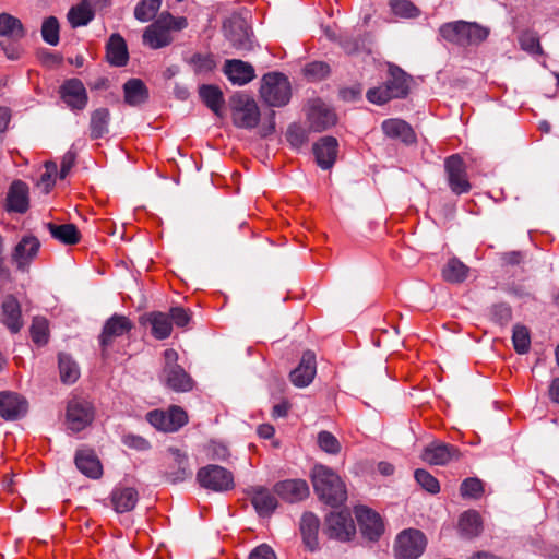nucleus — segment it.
<instances>
[{"mask_svg": "<svg viewBox=\"0 0 559 559\" xmlns=\"http://www.w3.org/2000/svg\"><path fill=\"white\" fill-rule=\"evenodd\" d=\"M47 229L51 237L63 245L73 246L80 242L81 233L74 224L47 223Z\"/></svg>", "mask_w": 559, "mask_h": 559, "instance_id": "nucleus-34", "label": "nucleus"}, {"mask_svg": "<svg viewBox=\"0 0 559 559\" xmlns=\"http://www.w3.org/2000/svg\"><path fill=\"white\" fill-rule=\"evenodd\" d=\"M124 102L129 106H139L148 98V90L140 79H130L123 84Z\"/></svg>", "mask_w": 559, "mask_h": 559, "instance_id": "nucleus-36", "label": "nucleus"}, {"mask_svg": "<svg viewBox=\"0 0 559 559\" xmlns=\"http://www.w3.org/2000/svg\"><path fill=\"white\" fill-rule=\"evenodd\" d=\"M122 443L136 451H146L150 449V442L141 436L127 433L122 437Z\"/></svg>", "mask_w": 559, "mask_h": 559, "instance_id": "nucleus-59", "label": "nucleus"}, {"mask_svg": "<svg viewBox=\"0 0 559 559\" xmlns=\"http://www.w3.org/2000/svg\"><path fill=\"white\" fill-rule=\"evenodd\" d=\"M427 545L426 536L416 528H408L397 535L394 552L396 559H417Z\"/></svg>", "mask_w": 559, "mask_h": 559, "instance_id": "nucleus-12", "label": "nucleus"}, {"mask_svg": "<svg viewBox=\"0 0 559 559\" xmlns=\"http://www.w3.org/2000/svg\"><path fill=\"white\" fill-rule=\"evenodd\" d=\"M59 371L63 383H74L80 376L76 364L67 355H59Z\"/></svg>", "mask_w": 559, "mask_h": 559, "instance_id": "nucleus-48", "label": "nucleus"}, {"mask_svg": "<svg viewBox=\"0 0 559 559\" xmlns=\"http://www.w3.org/2000/svg\"><path fill=\"white\" fill-rule=\"evenodd\" d=\"M146 419L157 430L175 432L188 423L189 417L183 408L178 405H171L167 411L153 409L148 412Z\"/></svg>", "mask_w": 559, "mask_h": 559, "instance_id": "nucleus-11", "label": "nucleus"}, {"mask_svg": "<svg viewBox=\"0 0 559 559\" xmlns=\"http://www.w3.org/2000/svg\"><path fill=\"white\" fill-rule=\"evenodd\" d=\"M459 530L467 538H474L483 532V520L475 510H468L461 514L459 519Z\"/></svg>", "mask_w": 559, "mask_h": 559, "instance_id": "nucleus-37", "label": "nucleus"}, {"mask_svg": "<svg viewBox=\"0 0 559 559\" xmlns=\"http://www.w3.org/2000/svg\"><path fill=\"white\" fill-rule=\"evenodd\" d=\"M250 500L257 512L267 516L277 508L276 497L266 488L254 487L250 491Z\"/></svg>", "mask_w": 559, "mask_h": 559, "instance_id": "nucleus-31", "label": "nucleus"}, {"mask_svg": "<svg viewBox=\"0 0 559 559\" xmlns=\"http://www.w3.org/2000/svg\"><path fill=\"white\" fill-rule=\"evenodd\" d=\"M1 321L12 332L17 333L22 325L21 305L16 297L8 295L1 305Z\"/></svg>", "mask_w": 559, "mask_h": 559, "instance_id": "nucleus-28", "label": "nucleus"}, {"mask_svg": "<svg viewBox=\"0 0 559 559\" xmlns=\"http://www.w3.org/2000/svg\"><path fill=\"white\" fill-rule=\"evenodd\" d=\"M311 481L318 498L331 507L342 506L347 500V490L342 478L330 467L316 465Z\"/></svg>", "mask_w": 559, "mask_h": 559, "instance_id": "nucleus-1", "label": "nucleus"}, {"mask_svg": "<svg viewBox=\"0 0 559 559\" xmlns=\"http://www.w3.org/2000/svg\"><path fill=\"white\" fill-rule=\"evenodd\" d=\"M40 241L33 235L23 236L11 253L12 263L21 272H28L32 262L36 259Z\"/></svg>", "mask_w": 559, "mask_h": 559, "instance_id": "nucleus-15", "label": "nucleus"}, {"mask_svg": "<svg viewBox=\"0 0 559 559\" xmlns=\"http://www.w3.org/2000/svg\"><path fill=\"white\" fill-rule=\"evenodd\" d=\"M59 22L57 17L49 16L44 20L41 25V36L43 39L52 46H56L59 43Z\"/></svg>", "mask_w": 559, "mask_h": 559, "instance_id": "nucleus-52", "label": "nucleus"}, {"mask_svg": "<svg viewBox=\"0 0 559 559\" xmlns=\"http://www.w3.org/2000/svg\"><path fill=\"white\" fill-rule=\"evenodd\" d=\"M462 456L457 447L440 441L429 443L423 451L421 459L430 465H447Z\"/></svg>", "mask_w": 559, "mask_h": 559, "instance_id": "nucleus-17", "label": "nucleus"}, {"mask_svg": "<svg viewBox=\"0 0 559 559\" xmlns=\"http://www.w3.org/2000/svg\"><path fill=\"white\" fill-rule=\"evenodd\" d=\"M260 95L261 98L272 107L285 106L292 96L288 78L278 72L264 74L260 87Z\"/></svg>", "mask_w": 559, "mask_h": 559, "instance_id": "nucleus-6", "label": "nucleus"}, {"mask_svg": "<svg viewBox=\"0 0 559 559\" xmlns=\"http://www.w3.org/2000/svg\"><path fill=\"white\" fill-rule=\"evenodd\" d=\"M165 365L162 371V381L175 392H189L194 386V381L186 370L177 364L178 353L168 348L164 352Z\"/></svg>", "mask_w": 559, "mask_h": 559, "instance_id": "nucleus-5", "label": "nucleus"}, {"mask_svg": "<svg viewBox=\"0 0 559 559\" xmlns=\"http://www.w3.org/2000/svg\"><path fill=\"white\" fill-rule=\"evenodd\" d=\"M338 143L333 136H323L313 145L317 164L322 169H330L337 157Z\"/></svg>", "mask_w": 559, "mask_h": 559, "instance_id": "nucleus-26", "label": "nucleus"}, {"mask_svg": "<svg viewBox=\"0 0 559 559\" xmlns=\"http://www.w3.org/2000/svg\"><path fill=\"white\" fill-rule=\"evenodd\" d=\"M518 41L522 50L532 56H542L544 50L540 45L539 36L531 29L522 31L518 36Z\"/></svg>", "mask_w": 559, "mask_h": 559, "instance_id": "nucleus-43", "label": "nucleus"}, {"mask_svg": "<svg viewBox=\"0 0 559 559\" xmlns=\"http://www.w3.org/2000/svg\"><path fill=\"white\" fill-rule=\"evenodd\" d=\"M319 527H320V520L316 514H313L311 512H307L302 515L301 521H300V533H301L305 546L310 551H313L318 548Z\"/></svg>", "mask_w": 559, "mask_h": 559, "instance_id": "nucleus-33", "label": "nucleus"}, {"mask_svg": "<svg viewBox=\"0 0 559 559\" xmlns=\"http://www.w3.org/2000/svg\"><path fill=\"white\" fill-rule=\"evenodd\" d=\"M163 475L166 481L178 484L192 476L188 454L179 448L169 447L165 452V469Z\"/></svg>", "mask_w": 559, "mask_h": 559, "instance_id": "nucleus-10", "label": "nucleus"}, {"mask_svg": "<svg viewBox=\"0 0 559 559\" xmlns=\"http://www.w3.org/2000/svg\"><path fill=\"white\" fill-rule=\"evenodd\" d=\"M142 325L151 326V334L155 340H166L171 335L173 324L168 313L162 311L147 312L140 317Z\"/></svg>", "mask_w": 559, "mask_h": 559, "instance_id": "nucleus-23", "label": "nucleus"}, {"mask_svg": "<svg viewBox=\"0 0 559 559\" xmlns=\"http://www.w3.org/2000/svg\"><path fill=\"white\" fill-rule=\"evenodd\" d=\"M29 207L28 186L22 180H14L8 191L5 210L23 214Z\"/></svg>", "mask_w": 559, "mask_h": 559, "instance_id": "nucleus-24", "label": "nucleus"}, {"mask_svg": "<svg viewBox=\"0 0 559 559\" xmlns=\"http://www.w3.org/2000/svg\"><path fill=\"white\" fill-rule=\"evenodd\" d=\"M504 265H519L523 261V254L520 251H510L501 255Z\"/></svg>", "mask_w": 559, "mask_h": 559, "instance_id": "nucleus-64", "label": "nucleus"}, {"mask_svg": "<svg viewBox=\"0 0 559 559\" xmlns=\"http://www.w3.org/2000/svg\"><path fill=\"white\" fill-rule=\"evenodd\" d=\"M94 17V11L90 0H82L68 12V21L72 27L84 26Z\"/></svg>", "mask_w": 559, "mask_h": 559, "instance_id": "nucleus-41", "label": "nucleus"}, {"mask_svg": "<svg viewBox=\"0 0 559 559\" xmlns=\"http://www.w3.org/2000/svg\"><path fill=\"white\" fill-rule=\"evenodd\" d=\"M162 4V0H141L135 9L134 16L141 22H147L155 17Z\"/></svg>", "mask_w": 559, "mask_h": 559, "instance_id": "nucleus-49", "label": "nucleus"}, {"mask_svg": "<svg viewBox=\"0 0 559 559\" xmlns=\"http://www.w3.org/2000/svg\"><path fill=\"white\" fill-rule=\"evenodd\" d=\"M28 409V402L17 392H0V416L5 420H16Z\"/></svg>", "mask_w": 559, "mask_h": 559, "instance_id": "nucleus-21", "label": "nucleus"}, {"mask_svg": "<svg viewBox=\"0 0 559 559\" xmlns=\"http://www.w3.org/2000/svg\"><path fill=\"white\" fill-rule=\"evenodd\" d=\"M324 533L330 538L342 542L349 540L356 533V527L352 514L347 510L331 512L324 522Z\"/></svg>", "mask_w": 559, "mask_h": 559, "instance_id": "nucleus-14", "label": "nucleus"}, {"mask_svg": "<svg viewBox=\"0 0 559 559\" xmlns=\"http://www.w3.org/2000/svg\"><path fill=\"white\" fill-rule=\"evenodd\" d=\"M106 57L110 64L123 67L129 60L126 40L119 34H112L106 45Z\"/></svg>", "mask_w": 559, "mask_h": 559, "instance_id": "nucleus-32", "label": "nucleus"}, {"mask_svg": "<svg viewBox=\"0 0 559 559\" xmlns=\"http://www.w3.org/2000/svg\"><path fill=\"white\" fill-rule=\"evenodd\" d=\"M95 418V407L91 401L82 396L71 397L66 407V425L73 432H80L90 426Z\"/></svg>", "mask_w": 559, "mask_h": 559, "instance_id": "nucleus-7", "label": "nucleus"}, {"mask_svg": "<svg viewBox=\"0 0 559 559\" xmlns=\"http://www.w3.org/2000/svg\"><path fill=\"white\" fill-rule=\"evenodd\" d=\"M484 483L476 477H469L462 481L460 493L463 498L477 500L484 495Z\"/></svg>", "mask_w": 559, "mask_h": 559, "instance_id": "nucleus-50", "label": "nucleus"}, {"mask_svg": "<svg viewBox=\"0 0 559 559\" xmlns=\"http://www.w3.org/2000/svg\"><path fill=\"white\" fill-rule=\"evenodd\" d=\"M274 491L285 501L299 502L309 496V486L302 479H287L275 485Z\"/></svg>", "mask_w": 559, "mask_h": 559, "instance_id": "nucleus-25", "label": "nucleus"}, {"mask_svg": "<svg viewBox=\"0 0 559 559\" xmlns=\"http://www.w3.org/2000/svg\"><path fill=\"white\" fill-rule=\"evenodd\" d=\"M194 73H210L216 68V60L213 53H193L187 61Z\"/></svg>", "mask_w": 559, "mask_h": 559, "instance_id": "nucleus-44", "label": "nucleus"}, {"mask_svg": "<svg viewBox=\"0 0 559 559\" xmlns=\"http://www.w3.org/2000/svg\"><path fill=\"white\" fill-rule=\"evenodd\" d=\"M286 139L295 148H300L308 142V132L301 126L296 123L288 127Z\"/></svg>", "mask_w": 559, "mask_h": 559, "instance_id": "nucleus-56", "label": "nucleus"}, {"mask_svg": "<svg viewBox=\"0 0 559 559\" xmlns=\"http://www.w3.org/2000/svg\"><path fill=\"white\" fill-rule=\"evenodd\" d=\"M384 134L391 139L401 140L406 144L414 143L416 135L412 127L401 119H386L382 122Z\"/></svg>", "mask_w": 559, "mask_h": 559, "instance_id": "nucleus-30", "label": "nucleus"}, {"mask_svg": "<svg viewBox=\"0 0 559 559\" xmlns=\"http://www.w3.org/2000/svg\"><path fill=\"white\" fill-rule=\"evenodd\" d=\"M444 169L451 191L457 195L468 193L472 185L468 180L466 165L459 154L445 158Z\"/></svg>", "mask_w": 559, "mask_h": 559, "instance_id": "nucleus-13", "label": "nucleus"}, {"mask_svg": "<svg viewBox=\"0 0 559 559\" xmlns=\"http://www.w3.org/2000/svg\"><path fill=\"white\" fill-rule=\"evenodd\" d=\"M199 95L202 102L217 116L224 105V95L221 88L216 85H202L199 88Z\"/></svg>", "mask_w": 559, "mask_h": 559, "instance_id": "nucleus-40", "label": "nucleus"}, {"mask_svg": "<svg viewBox=\"0 0 559 559\" xmlns=\"http://www.w3.org/2000/svg\"><path fill=\"white\" fill-rule=\"evenodd\" d=\"M355 515L361 534L369 540L376 542L384 532V524L376 511L365 507H356Z\"/></svg>", "mask_w": 559, "mask_h": 559, "instance_id": "nucleus-18", "label": "nucleus"}, {"mask_svg": "<svg viewBox=\"0 0 559 559\" xmlns=\"http://www.w3.org/2000/svg\"><path fill=\"white\" fill-rule=\"evenodd\" d=\"M318 445L322 451L332 455L338 454L342 449L337 438L330 431L325 430L318 433Z\"/></svg>", "mask_w": 559, "mask_h": 559, "instance_id": "nucleus-53", "label": "nucleus"}, {"mask_svg": "<svg viewBox=\"0 0 559 559\" xmlns=\"http://www.w3.org/2000/svg\"><path fill=\"white\" fill-rule=\"evenodd\" d=\"M228 80L237 85H245L255 78L254 68L242 60H226L223 68Z\"/></svg>", "mask_w": 559, "mask_h": 559, "instance_id": "nucleus-27", "label": "nucleus"}, {"mask_svg": "<svg viewBox=\"0 0 559 559\" xmlns=\"http://www.w3.org/2000/svg\"><path fill=\"white\" fill-rule=\"evenodd\" d=\"M188 26L183 16H173L162 13L157 20L150 24L142 36L143 44L152 49H159L170 45L174 40L171 33L179 32Z\"/></svg>", "mask_w": 559, "mask_h": 559, "instance_id": "nucleus-4", "label": "nucleus"}, {"mask_svg": "<svg viewBox=\"0 0 559 559\" xmlns=\"http://www.w3.org/2000/svg\"><path fill=\"white\" fill-rule=\"evenodd\" d=\"M307 118L310 129L321 132L337 122L335 111L321 99H313L309 103Z\"/></svg>", "mask_w": 559, "mask_h": 559, "instance_id": "nucleus-19", "label": "nucleus"}, {"mask_svg": "<svg viewBox=\"0 0 559 559\" xmlns=\"http://www.w3.org/2000/svg\"><path fill=\"white\" fill-rule=\"evenodd\" d=\"M489 34L488 27L476 22L454 21L439 27V35L443 40L460 47L478 46Z\"/></svg>", "mask_w": 559, "mask_h": 559, "instance_id": "nucleus-2", "label": "nucleus"}, {"mask_svg": "<svg viewBox=\"0 0 559 559\" xmlns=\"http://www.w3.org/2000/svg\"><path fill=\"white\" fill-rule=\"evenodd\" d=\"M110 111L108 108H97L91 112L90 136L93 140L103 138L109 132Z\"/></svg>", "mask_w": 559, "mask_h": 559, "instance_id": "nucleus-38", "label": "nucleus"}, {"mask_svg": "<svg viewBox=\"0 0 559 559\" xmlns=\"http://www.w3.org/2000/svg\"><path fill=\"white\" fill-rule=\"evenodd\" d=\"M512 342L518 354H525L531 347L530 331L524 325H515L513 329Z\"/></svg>", "mask_w": 559, "mask_h": 559, "instance_id": "nucleus-51", "label": "nucleus"}, {"mask_svg": "<svg viewBox=\"0 0 559 559\" xmlns=\"http://www.w3.org/2000/svg\"><path fill=\"white\" fill-rule=\"evenodd\" d=\"M197 480L201 487L212 491L223 492L234 489V475L227 468L209 464L197 473Z\"/></svg>", "mask_w": 559, "mask_h": 559, "instance_id": "nucleus-9", "label": "nucleus"}, {"mask_svg": "<svg viewBox=\"0 0 559 559\" xmlns=\"http://www.w3.org/2000/svg\"><path fill=\"white\" fill-rule=\"evenodd\" d=\"M25 34L24 26L17 17L9 13L0 14V36L17 41L24 38Z\"/></svg>", "mask_w": 559, "mask_h": 559, "instance_id": "nucleus-39", "label": "nucleus"}, {"mask_svg": "<svg viewBox=\"0 0 559 559\" xmlns=\"http://www.w3.org/2000/svg\"><path fill=\"white\" fill-rule=\"evenodd\" d=\"M133 329L132 321L121 314H114L104 324L102 334L99 336V343L103 353H105L115 342L117 337H120L129 333Z\"/></svg>", "mask_w": 559, "mask_h": 559, "instance_id": "nucleus-20", "label": "nucleus"}, {"mask_svg": "<svg viewBox=\"0 0 559 559\" xmlns=\"http://www.w3.org/2000/svg\"><path fill=\"white\" fill-rule=\"evenodd\" d=\"M316 372V355L314 353L307 350L302 354L299 365L290 371L289 379L294 385L304 388L312 382Z\"/></svg>", "mask_w": 559, "mask_h": 559, "instance_id": "nucleus-22", "label": "nucleus"}, {"mask_svg": "<svg viewBox=\"0 0 559 559\" xmlns=\"http://www.w3.org/2000/svg\"><path fill=\"white\" fill-rule=\"evenodd\" d=\"M249 559H277L274 550L266 544L255 547L249 556Z\"/></svg>", "mask_w": 559, "mask_h": 559, "instance_id": "nucleus-60", "label": "nucleus"}, {"mask_svg": "<svg viewBox=\"0 0 559 559\" xmlns=\"http://www.w3.org/2000/svg\"><path fill=\"white\" fill-rule=\"evenodd\" d=\"M392 13L401 19H416L420 10L411 0H389Z\"/></svg>", "mask_w": 559, "mask_h": 559, "instance_id": "nucleus-47", "label": "nucleus"}, {"mask_svg": "<svg viewBox=\"0 0 559 559\" xmlns=\"http://www.w3.org/2000/svg\"><path fill=\"white\" fill-rule=\"evenodd\" d=\"M139 501V492L133 487L117 486L110 493V503L117 513L129 512Z\"/></svg>", "mask_w": 559, "mask_h": 559, "instance_id": "nucleus-29", "label": "nucleus"}, {"mask_svg": "<svg viewBox=\"0 0 559 559\" xmlns=\"http://www.w3.org/2000/svg\"><path fill=\"white\" fill-rule=\"evenodd\" d=\"M57 164L55 162H47L45 164V173L40 177L39 186L43 187L45 193H49L55 186V178L57 176Z\"/></svg>", "mask_w": 559, "mask_h": 559, "instance_id": "nucleus-58", "label": "nucleus"}, {"mask_svg": "<svg viewBox=\"0 0 559 559\" xmlns=\"http://www.w3.org/2000/svg\"><path fill=\"white\" fill-rule=\"evenodd\" d=\"M75 159H76V155L74 152L68 151L63 155L62 160H61L60 173H59L60 179H64L68 176V174L70 173V170L72 169V167L75 164Z\"/></svg>", "mask_w": 559, "mask_h": 559, "instance_id": "nucleus-61", "label": "nucleus"}, {"mask_svg": "<svg viewBox=\"0 0 559 559\" xmlns=\"http://www.w3.org/2000/svg\"><path fill=\"white\" fill-rule=\"evenodd\" d=\"M231 120L237 128L253 129L260 121L257 102L247 94H237L231 98Z\"/></svg>", "mask_w": 559, "mask_h": 559, "instance_id": "nucleus-8", "label": "nucleus"}, {"mask_svg": "<svg viewBox=\"0 0 559 559\" xmlns=\"http://www.w3.org/2000/svg\"><path fill=\"white\" fill-rule=\"evenodd\" d=\"M415 479L423 489L430 493H438L440 491L438 479L426 469H416Z\"/></svg>", "mask_w": 559, "mask_h": 559, "instance_id": "nucleus-55", "label": "nucleus"}, {"mask_svg": "<svg viewBox=\"0 0 559 559\" xmlns=\"http://www.w3.org/2000/svg\"><path fill=\"white\" fill-rule=\"evenodd\" d=\"M29 334L32 341L38 345L43 346L48 343L49 340V323L48 320L44 317H35L32 321L29 328Z\"/></svg>", "mask_w": 559, "mask_h": 559, "instance_id": "nucleus-46", "label": "nucleus"}, {"mask_svg": "<svg viewBox=\"0 0 559 559\" xmlns=\"http://www.w3.org/2000/svg\"><path fill=\"white\" fill-rule=\"evenodd\" d=\"M275 132V111L270 110L267 118L261 123L259 134L266 138Z\"/></svg>", "mask_w": 559, "mask_h": 559, "instance_id": "nucleus-62", "label": "nucleus"}, {"mask_svg": "<svg viewBox=\"0 0 559 559\" xmlns=\"http://www.w3.org/2000/svg\"><path fill=\"white\" fill-rule=\"evenodd\" d=\"M226 36L231 46L238 51H249L253 47L248 31L241 25L228 31Z\"/></svg>", "mask_w": 559, "mask_h": 559, "instance_id": "nucleus-45", "label": "nucleus"}, {"mask_svg": "<svg viewBox=\"0 0 559 559\" xmlns=\"http://www.w3.org/2000/svg\"><path fill=\"white\" fill-rule=\"evenodd\" d=\"M3 253V237L0 234V282L2 284L12 282V274L8 265L5 264Z\"/></svg>", "mask_w": 559, "mask_h": 559, "instance_id": "nucleus-63", "label": "nucleus"}, {"mask_svg": "<svg viewBox=\"0 0 559 559\" xmlns=\"http://www.w3.org/2000/svg\"><path fill=\"white\" fill-rule=\"evenodd\" d=\"M59 94L64 104L73 111H82L87 106L88 95L80 79L66 80L59 88Z\"/></svg>", "mask_w": 559, "mask_h": 559, "instance_id": "nucleus-16", "label": "nucleus"}, {"mask_svg": "<svg viewBox=\"0 0 559 559\" xmlns=\"http://www.w3.org/2000/svg\"><path fill=\"white\" fill-rule=\"evenodd\" d=\"M75 465L84 475L91 478H99L103 474L102 464L92 451H79L75 455Z\"/></svg>", "mask_w": 559, "mask_h": 559, "instance_id": "nucleus-35", "label": "nucleus"}, {"mask_svg": "<svg viewBox=\"0 0 559 559\" xmlns=\"http://www.w3.org/2000/svg\"><path fill=\"white\" fill-rule=\"evenodd\" d=\"M469 269L457 258H451L442 269V277L448 283H462L467 278Z\"/></svg>", "mask_w": 559, "mask_h": 559, "instance_id": "nucleus-42", "label": "nucleus"}, {"mask_svg": "<svg viewBox=\"0 0 559 559\" xmlns=\"http://www.w3.org/2000/svg\"><path fill=\"white\" fill-rule=\"evenodd\" d=\"M171 324L178 328H187L192 319V311L183 307H171L168 313Z\"/></svg>", "mask_w": 559, "mask_h": 559, "instance_id": "nucleus-57", "label": "nucleus"}, {"mask_svg": "<svg viewBox=\"0 0 559 559\" xmlns=\"http://www.w3.org/2000/svg\"><path fill=\"white\" fill-rule=\"evenodd\" d=\"M412 78L400 67L389 64L388 79L383 85L368 90L367 99L383 105L395 98H405L409 93Z\"/></svg>", "mask_w": 559, "mask_h": 559, "instance_id": "nucleus-3", "label": "nucleus"}, {"mask_svg": "<svg viewBox=\"0 0 559 559\" xmlns=\"http://www.w3.org/2000/svg\"><path fill=\"white\" fill-rule=\"evenodd\" d=\"M330 73V67L323 61H313L304 68L305 76L310 81H320L325 79Z\"/></svg>", "mask_w": 559, "mask_h": 559, "instance_id": "nucleus-54", "label": "nucleus"}]
</instances>
